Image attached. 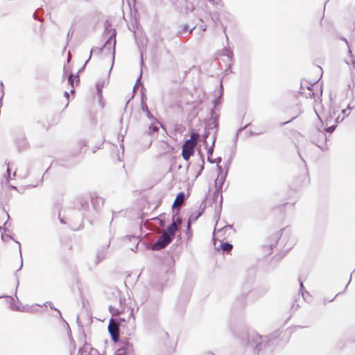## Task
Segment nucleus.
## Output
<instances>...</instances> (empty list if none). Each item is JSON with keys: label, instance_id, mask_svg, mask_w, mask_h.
Masks as SVG:
<instances>
[{"label": "nucleus", "instance_id": "10", "mask_svg": "<svg viewBox=\"0 0 355 355\" xmlns=\"http://www.w3.org/2000/svg\"><path fill=\"white\" fill-rule=\"evenodd\" d=\"M178 227L175 225V224L172 223L170 225L167 227L166 232H168V234L170 236H175V232L178 230Z\"/></svg>", "mask_w": 355, "mask_h": 355}, {"label": "nucleus", "instance_id": "6", "mask_svg": "<svg viewBox=\"0 0 355 355\" xmlns=\"http://www.w3.org/2000/svg\"><path fill=\"white\" fill-rule=\"evenodd\" d=\"M282 236V231L271 232L267 236V242L268 243L270 248L275 246Z\"/></svg>", "mask_w": 355, "mask_h": 355}, {"label": "nucleus", "instance_id": "5", "mask_svg": "<svg viewBox=\"0 0 355 355\" xmlns=\"http://www.w3.org/2000/svg\"><path fill=\"white\" fill-rule=\"evenodd\" d=\"M214 244L215 250L217 251H222L223 253L230 254L233 246L232 244L226 242H223V241H220V244L217 245V239H214Z\"/></svg>", "mask_w": 355, "mask_h": 355}, {"label": "nucleus", "instance_id": "2", "mask_svg": "<svg viewBox=\"0 0 355 355\" xmlns=\"http://www.w3.org/2000/svg\"><path fill=\"white\" fill-rule=\"evenodd\" d=\"M350 110L349 106L345 107L341 106H335L333 108V116L335 118L336 123L342 121L347 115H349Z\"/></svg>", "mask_w": 355, "mask_h": 355}, {"label": "nucleus", "instance_id": "9", "mask_svg": "<svg viewBox=\"0 0 355 355\" xmlns=\"http://www.w3.org/2000/svg\"><path fill=\"white\" fill-rule=\"evenodd\" d=\"M78 81H79V78H78V76H74L73 74L69 75V76L68 78V83H69V84H70V85L71 87V92H73L74 89H75L74 83H77Z\"/></svg>", "mask_w": 355, "mask_h": 355}, {"label": "nucleus", "instance_id": "13", "mask_svg": "<svg viewBox=\"0 0 355 355\" xmlns=\"http://www.w3.org/2000/svg\"><path fill=\"white\" fill-rule=\"evenodd\" d=\"M253 339H254V340L255 342L261 343V340L262 339V337L261 336H259V335H256V336H254Z\"/></svg>", "mask_w": 355, "mask_h": 355}, {"label": "nucleus", "instance_id": "18", "mask_svg": "<svg viewBox=\"0 0 355 355\" xmlns=\"http://www.w3.org/2000/svg\"><path fill=\"white\" fill-rule=\"evenodd\" d=\"M190 227V223H188V227L189 228Z\"/></svg>", "mask_w": 355, "mask_h": 355}, {"label": "nucleus", "instance_id": "4", "mask_svg": "<svg viewBox=\"0 0 355 355\" xmlns=\"http://www.w3.org/2000/svg\"><path fill=\"white\" fill-rule=\"evenodd\" d=\"M108 331L114 343H116L119 340L120 331L119 324L114 319H110L108 324Z\"/></svg>", "mask_w": 355, "mask_h": 355}, {"label": "nucleus", "instance_id": "12", "mask_svg": "<svg viewBox=\"0 0 355 355\" xmlns=\"http://www.w3.org/2000/svg\"><path fill=\"white\" fill-rule=\"evenodd\" d=\"M302 94H305V96L307 98H315V94L312 92V90L308 87V93H305L304 92H302Z\"/></svg>", "mask_w": 355, "mask_h": 355}, {"label": "nucleus", "instance_id": "8", "mask_svg": "<svg viewBox=\"0 0 355 355\" xmlns=\"http://www.w3.org/2000/svg\"><path fill=\"white\" fill-rule=\"evenodd\" d=\"M184 200V194L183 193H178L173 202V207L176 208L180 207L183 204Z\"/></svg>", "mask_w": 355, "mask_h": 355}, {"label": "nucleus", "instance_id": "3", "mask_svg": "<svg viewBox=\"0 0 355 355\" xmlns=\"http://www.w3.org/2000/svg\"><path fill=\"white\" fill-rule=\"evenodd\" d=\"M171 236L168 234V232L164 231L158 241L153 244V249L155 250H159L164 248L171 242Z\"/></svg>", "mask_w": 355, "mask_h": 355}, {"label": "nucleus", "instance_id": "17", "mask_svg": "<svg viewBox=\"0 0 355 355\" xmlns=\"http://www.w3.org/2000/svg\"><path fill=\"white\" fill-rule=\"evenodd\" d=\"M209 2L213 3L214 0H208Z\"/></svg>", "mask_w": 355, "mask_h": 355}, {"label": "nucleus", "instance_id": "15", "mask_svg": "<svg viewBox=\"0 0 355 355\" xmlns=\"http://www.w3.org/2000/svg\"><path fill=\"white\" fill-rule=\"evenodd\" d=\"M161 148H165L166 147L167 148H169V146L166 143H162L160 146Z\"/></svg>", "mask_w": 355, "mask_h": 355}, {"label": "nucleus", "instance_id": "16", "mask_svg": "<svg viewBox=\"0 0 355 355\" xmlns=\"http://www.w3.org/2000/svg\"><path fill=\"white\" fill-rule=\"evenodd\" d=\"M226 231H227V230L223 229V230H219L218 234H225Z\"/></svg>", "mask_w": 355, "mask_h": 355}, {"label": "nucleus", "instance_id": "1", "mask_svg": "<svg viewBox=\"0 0 355 355\" xmlns=\"http://www.w3.org/2000/svg\"><path fill=\"white\" fill-rule=\"evenodd\" d=\"M199 140L198 133H192L190 139L187 140L182 146V155L184 159L189 160L191 156L194 154V148Z\"/></svg>", "mask_w": 355, "mask_h": 355}, {"label": "nucleus", "instance_id": "7", "mask_svg": "<svg viewBox=\"0 0 355 355\" xmlns=\"http://www.w3.org/2000/svg\"><path fill=\"white\" fill-rule=\"evenodd\" d=\"M108 83H109V75H106L104 78H103L101 80L98 81V83H96V90H97L100 101H101V98H102V89L105 87V85H107Z\"/></svg>", "mask_w": 355, "mask_h": 355}, {"label": "nucleus", "instance_id": "14", "mask_svg": "<svg viewBox=\"0 0 355 355\" xmlns=\"http://www.w3.org/2000/svg\"><path fill=\"white\" fill-rule=\"evenodd\" d=\"M335 129V126L334 125H331L330 127H329L328 128H327V131L328 132H333Z\"/></svg>", "mask_w": 355, "mask_h": 355}, {"label": "nucleus", "instance_id": "11", "mask_svg": "<svg viewBox=\"0 0 355 355\" xmlns=\"http://www.w3.org/2000/svg\"><path fill=\"white\" fill-rule=\"evenodd\" d=\"M172 223H175V225L178 227L182 224V219L179 216H176L175 215L173 216Z\"/></svg>", "mask_w": 355, "mask_h": 355}]
</instances>
